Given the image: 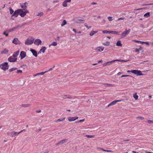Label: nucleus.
Segmentation results:
<instances>
[{
  "label": "nucleus",
  "instance_id": "6",
  "mask_svg": "<svg viewBox=\"0 0 153 153\" xmlns=\"http://www.w3.org/2000/svg\"><path fill=\"white\" fill-rule=\"evenodd\" d=\"M12 43L16 45H19L21 44V42L17 38L13 39L12 41Z\"/></svg>",
  "mask_w": 153,
  "mask_h": 153
},
{
  "label": "nucleus",
  "instance_id": "48",
  "mask_svg": "<svg viewBox=\"0 0 153 153\" xmlns=\"http://www.w3.org/2000/svg\"><path fill=\"white\" fill-rule=\"evenodd\" d=\"M85 26L88 29H90V28H91V26H88L86 24H85Z\"/></svg>",
  "mask_w": 153,
  "mask_h": 153
},
{
  "label": "nucleus",
  "instance_id": "9",
  "mask_svg": "<svg viewBox=\"0 0 153 153\" xmlns=\"http://www.w3.org/2000/svg\"><path fill=\"white\" fill-rule=\"evenodd\" d=\"M74 21L76 23L79 24L83 23L84 21V20L79 19L77 18H75L74 19Z\"/></svg>",
  "mask_w": 153,
  "mask_h": 153
},
{
  "label": "nucleus",
  "instance_id": "22",
  "mask_svg": "<svg viewBox=\"0 0 153 153\" xmlns=\"http://www.w3.org/2000/svg\"><path fill=\"white\" fill-rule=\"evenodd\" d=\"M67 141V140L66 139H65L63 140H61L59 141V143H57V145H58L59 144H63L65 142H66Z\"/></svg>",
  "mask_w": 153,
  "mask_h": 153
},
{
  "label": "nucleus",
  "instance_id": "11",
  "mask_svg": "<svg viewBox=\"0 0 153 153\" xmlns=\"http://www.w3.org/2000/svg\"><path fill=\"white\" fill-rule=\"evenodd\" d=\"M26 55V53L23 51H21L20 54V59H22L25 57Z\"/></svg>",
  "mask_w": 153,
  "mask_h": 153
},
{
  "label": "nucleus",
  "instance_id": "39",
  "mask_svg": "<svg viewBox=\"0 0 153 153\" xmlns=\"http://www.w3.org/2000/svg\"><path fill=\"white\" fill-rule=\"evenodd\" d=\"M30 105L29 104H22V106L23 107H28L30 106Z\"/></svg>",
  "mask_w": 153,
  "mask_h": 153
},
{
  "label": "nucleus",
  "instance_id": "55",
  "mask_svg": "<svg viewBox=\"0 0 153 153\" xmlns=\"http://www.w3.org/2000/svg\"><path fill=\"white\" fill-rule=\"evenodd\" d=\"M139 51H140V50L139 49H138L137 48H136L135 49V52H139Z\"/></svg>",
  "mask_w": 153,
  "mask_h": 153
},
{
  "label": "nucleus",
  "instance_id": "63",
  "mask_svg": "<svg viewBox=\"0 0 153 153\" xmlns=\"http://www.w3.org/2000/svg\"><path fill=\"white\" fill-rule=\"evenodd\" d=\"M53 69V68H50L48 70V71H51V70H52Z\"/></svg>",
  "mask_w": 153,
  "mask_h": 153
},
{
  "label": "nucleus",
  "instance_id": "62",
  "mask_svg": "<svg viewBox=\"0 0 153 153\" xmlns=\"http://www.w3.org/2000/svg\"><path fill=\"white\" fill-rule=\"evenodd\" d=\"M103 62L102 61V60H100V61H98V63H102Z\"/></svg>",
  "mask_w": 153,
  "mask_h": 153
},
{
  "label": "nucleus",
  "instance_id": "8",
  "mask_svg": "<svg viewBox=\"0 0 153 153\" xmlns=\"http://www.w3.org/2000/svg\"><path fill=\"white\" fill-rule=\"evenodd\" d=\"M22 25H18L13 27L12 28L10 29L9 30V31L12 32L13 31H15L16 30L21 28V27H22Z\"/></svg>",
  "mask_w": 153,
  "mask_h": 153
},
{
  "label": "nucleus",
  "instance_id": "34",
  "mask_svg": "<svg viewBox=\"0 0 153 153\" xmlns=\"http://www.w3.org/2000/svg\"><path fill=\"white\" fill-rule=\"evenodd\" d=\"M104 85H106V86L110 87H113L114 85V84H104Z\"/></svg>",
  "mask_w": 153,
  "mask_h": 153
},
{
  "label": "nucleus",
  "instance_id": "50",
  "mask_svg": "<svg viewBox=\"0 0 153 153\" xmlns=\"http://www.w3.org/2000/svg\"><path fill=\"white\" fill-rule=\"evenodd\" d=\"M137 118H138L141 120H142L144 119V118L143 117H141V116L138 117H137Z\"/></svg>",
  "mask_w": 153,
  "mask_h": 153
},
{
  "label": "nucleus",
  "instance_id": "27",
  "mask_svg": "<svg viewBox=\"0 0 153 153\" xmlns=\"http://www.w3.org/2000/svg\"><path fill=\"white\" fill-rule=\"evenodd\" d=\"M20 6L22 8H23V9H26L27 6L26 5L25 3L24 4H21Z\"/></svg>",
  "mask_w": 153,
  "mask_h": 153
},
{
  "label": "nucleus",
  "instance_id": "64",
  "mask_svg": "<svg viewBox=\"0 0 153 153\" xmlns=\"http://www.w3.org/2000/svg\"><path fill=\"white\" fill-rule=\"evenodd\" d=\"M73 31H74L75 33H76V30L75 29H73Z\"/></svg>",
  "mask_w": 153,
  "mask_h": 153
},
{
  "label": "nucleus",
  "instance_id": "47",
  "mask_svg": "<svg viewBox=\"0 0 153 153\" xmlns=\"http://www.w3.org/2000/svg\"><path fill=\"white\" fill-rule=\"evenodd\" d=\"M59 1L58 0H54L53 1V3H58L59 2Z\"/></svg>",
  "mask_w": 153,
  "mask_h": 153
},
{
  "label": "nucleus",
  "instance_id": "57",
  "mask_svg": "<svg viewBox=\"0 0 153 153\" xmlns=\"http://www.w3.org/2000/svg\"><path fill=\"white\" fill-rule=\"evenodd\" d=\"M3 34L4 35H5L6 36H8V33H6L5 32H4L3 33Z\"/></svg>",
  "mask_w": 153,
  "mask_h": 153
},
{
  "label": "nucleus",
  "instance_id": "35",
  "mask_svg": "<svg viewBox=\"0 0 153 153\" xmlns=\"http://www.w3.org/2000/svg\"><path fill=\"white\" fill-rule=\"evenodd\" d=\"M103 33L105 34H110L111 31H108L106 30H103L102 31Z\"/></svg>",
  "mask_w": 153,
  "mask_h": 153
},
{
  "label": "nucleus",
  "instance_id": "59",
  "mask_svg": "<svg viewBox=\"0 0 153 153\" xmlns=\"http://www.w3.org/2000/svg\"><path fill=\"white\" fill-rule=\"evenodd\" d=\"M74 120H76V119H77L78 118V117H74Z\"/></svg>",
  "mask_w": 153,
  "mask_h": 153
},
{
  "label": "nucleus",
  "instance_id": "5",
  "mask_svg": "<svg viewBox=\"0 0 153 153\" xmlns=\"http://www.w3.org/2000/svg\"><path fill=\"white\" fill-rule=\"evenodd\" d=\"M130 31L131 30L130 29H129L127 30H126L123 32V33H122L121 35H122V37H125L129 33Z\"/></svg>",
  "mask_w": 153,
  "mask_h": 153
},
{
  "label": "nucleus",
  "instance_id": "24",
  "mask_svg": "<svg viewBox=\"0 0 153 153\" xmlns=\"http://www.w3.org/2000/svg\"><path fill=\"white\" fill-rule=\"evenodd\" d=\"M67 24V21H66L65 20H64L61 24V26L62 27H63V26H64L65 25H66Z\"/></svg>",
  "mask_w": 153,
  "mask_h": 153
},
{
  "label": "nucleus",
  "instance_id": "54",
  "mask_svg": "<svg viewBox=\"0 0 153 153\" xmlns=\"http://www.w3.org/2000/svg\"><path fill=\"white\" fill-rule=\"evenodd\" d=\"M153 5V3H150V4H145L144 5V6H148V5Z\"/></svg>",
  "mask_w": 153,
  "mask_h": 153
},
{
  "label": "nucleus",
  "instance_id": "20",
  "mask_svg": "<svg viewBox=\"0 0 153 153\" xmlns=\"http://www.w3.org/2000/svg\"><path fill=\"white\" fill-rule=\"evenodd\" d=\"M46 49V48L45 47H42L41 49L40 50V53L42 52L44 53L45 52V50Z\"/></svg>",
  "mask_w": 153,
  "mask_h": 153
},
{
  "label": "nucleus",
  "instance_id": "7",
  "mask_svg": "<svg viewBox=\"0 0 153 153\" xmlns=\"http://www.w3.org/2000/svg\"><path fill=\"white\" fill-rule=\"evenodd\" d=\"M17 59V58L14 57L13 56H10L8 59V61L11 62H15L16 61Z\"/></svg>",
  "mask_w": 153,
  "mask_h": 153
},
{
  "label": "nucleus",
  "instance_id": "60",
  "mask_svg": "<svg viewBox=\"0 0 153 153\" xmlns=\"http://www.w3.org/2000/svg\"><path fill=\"white\" fill-rule=\"evenodd\" d=\"M36 112L37 113H39L41 112V111L40 110H37Z\"/></svg>",
  "mask_w": 153,
  "mask_h": 153
},
{
  "label": "nucleus",
  "instance_id": "44",
  "mask_svg": "<svg viewBox=\"0 0 153 153\" xmlns=\"http://www.w3.org/2000/svg\"><path fill=\"white\" fill-rule=\"evenodd\" d=\"M147 122L149 124L153 123V120H148Z\"/></svg>",
  "mask_w": 153,
  "mask_h": 153
},
{
  "label": "nucleus",
  "instance_id": "1",
  "mask_svg": "<svg viewBox=\"0 0 153 153\" xmlns=\"http://www.w3.org/2000/svg\"><path fill=\"white\" fill-rule=\"evenodd\" d=\"M29 12V11L27 9H19L15 11L14 15L15 16L16 18L19 15L22 17H23Z\"/></svg>",
  "mask_w": 153,
  "mask_h": 153
},
{
  "label": "nucleus",
  "instance_id": "45",
  "mask_svg": "<svg viewBox=\"0 0 153 153\" xmlns=\"http://www.w3.org/2000/svg\"><path fill=\"white\" fill-rule=\"evenodd\" d=\"M85 119H83L82 120H79V121H78V122H76V123H79V122H84L85 121Z\"/></svg>",
  "mask_w": 153,
  "mask_h": 153
},
{
  "label": "nucleus",
  "instance_id": "46",
  "mask_svg": "<svg viewBox=\"0 0 153 153\" xmlns=\"http://www.w3.org/2000/svg\"><path fill=\"white\" fill-rule=\"evenodd\" d=\"M112 17H108V19L109 21H111L113 20L112 19Z\"/></svg>",
  "mask_w": 153,
  "mask_h": 153
},
{
  "label": "nucleus",
  "instance_id": "16",
  "mask_svg": "<svg viewBox=\"0 0 153 153\" xmlns=\"http://www.w3.org/2000/svg\"><path fill=\"white\" fill-rule=\"evenodd\" d=\"M30 51L32 53L33 56L36 57L37 56V52L34 49H32L30 50Z\"/></svg>",
  "mask_w": 153,
  "mask_h": 153
},
{
  "label": "nucleus",
  "instance_id": "2",
  "mask_svg": "<svg viewBox=\"0 0 153 153\" xmlns=\"http://www.w3.org/2000/svg\"><path fill=\"white\" fill-rule=\"evenodd\" d=\"M0 68L4 71H6L8 69V63L5 62L0 65Z\"/></svg>",
  "mask_w": 153,
  "mask_h": 153
},
{
  "label": "nucleus",
  "instance_id": "3",
  "mask_svg": "<svg viewBox=\"0 0 153 153\" xmlns=\"http://www.w3.org/2000/svg\"><path fill=\"white\" fill-rule=\"evenodd\" d=\"M34 40V39L33 38H28L25 40V44L27 45H30L33 43Z\"/></svg>",
  "mask_w": 153,
  "mask_h": 153
},
{
  "label": "nucleus",
  "instance_id": "23",
  "mask_svg": "<svg viewBox=\"0 0 153 153\" xmlns=\"http://www.w3.org/2000/svg\"><path fill=\"white\" fill-rule=\"evenodd\" d=\"M116 45L117 46L121 47L122 46V44L121 43V42L120 40H118L116 43Z\"/></svg>",
  "mask_w": 153,
  "mask_h": 153
},
{
  "label": "nucleus",
  "instance_id": "13",
  "mask_svg": "<svg viewBox=\"0 0 153 153\" xmlns=\"http://www.w3.org/2000/svg\"><path fill=\"white\" fill-rule=\"evenodd\" d=\"M121 101V100H115V101H113L111 103H110V104H109V105H108V107L114 105L117 102H120Z\"/></svg>",
  "mask_w": 153,
  "mask_h": 153
},
{
  "label": "nucleus",
  "instance_id": "37",
  "mask_svg": "<svg viewBox=\"0 0 153 153\" xmlns=\"http://www.w3.org/2000/svg\"><path fill=\"white\" fill-rule=\"evenodd\" d=\"M133 97L135 99V100H137L138 99V96L137 95V94L136 93L133 95Z\"/></svg>",
  "mask_w": 153,
  "mask_h": 153
},
{
  "label": "nucleus",
  "instance_id": "41",
  "mask_svg": "<svg viewBox=\"0 0 153 153\" xmlns=\"http://www.w3.org/2000/svg\"><path fill=\"white\" fill-rule=\"evenodd\" d=\"M115 60V61H117L121 62H126L127 61L126 60H122V59H116V60Z\"/></svg>",
  "mask_w": 153,
  "mask_h": 153
},
{
  "label": "nucleus",
  "instance_id": "19",
  "mask_svg": "<svg viewBox=\"0 0 153 153\" xmlns=\"http://www.w3.org/2000/svg\"><path fill=\"white\" fill-rule=\"evenodd\" d=\"M19 51H17L15 52L12 56L14 57H15L16 58H17V57L18 56L19 54Z\"/></svg>",
  "mask_w": 153,
  "mask_h": 153
},
{
  "label": "nucleus",
  "instance_id": "12",
  "mask_svg": "<svg viewBox=\"0 0 153 153\" xmlns=\"http://www.w3.org/2000/svg\"><path fill=\"white\" fill-rule=\"evenodd\" d=\"M42 41L39 39H37L35 40L34 42V43L36 45H39L41 44Z\"/></svg>",
  "mask_w": 153,
  "mask_h": 153
},
{
  "label": "nucleus",
  "instance_id": "28",
  "mask_svg": "<svg viewBox=\"0 0 153 153\" xmlns=\"http://www.w3.org/2000/svg\"><path fill=\"white\" fill-rule=\"evenodd\" d=\"M65 117H64L63 118H61L60 119H58L57 120L56 122H62V121H64L65 120Z\"/></svg>",
  "mask_w": 153,
  "mask_h": 153
},
{
  "label": "nucleus",
  "instance_id": "56",
  "mask_svg": "<svg viewBox=\"0 0 153 153\" xmlns=\"http://www.w3.org/2000/svg\"><path fill=\"white\" fill-rule=\"evenodd\" d=\"M125 19L124 17H121V18H119L117 20H119L120 19Z\"/></svg>",
  "mask_w": 153,
  "mask_h": 153
},
{
  "label": "nucleus",
  "instance_id": "4",
  "mask_svg": "<svg viewBox=\"0 0 153 153\" xmlns=\"http://www.w3.org/2000/svg\"><path fill=\"white\" fill-rule=\"evenodd\" d=\"M132 73L136 75L137 76L143 75L141 71H140L137 70H132Z\"/></svg>",
  "mask_w": 153,
  "mask_h": 153
},
{
  "label": "nucleus",
  "instance_id": "38",
  "mask_svg": "<svg viewBox=\"0 0 153 153\" xmlns=\"http://www.w3.org/2000/svg\"><path fill=\"white\" fill-rule=\"evenodd\" d=\"M43 14V13L42 12H41L38 13L37 14V15L36 16L40 17L42 16Z\"/></svg>",
  "mask_w": 153,
  "mask_h": 153
},
{
  "label": "nucleus",
  "instance_id": "52",
  "mask_svg": "<svg viewBox=\"0 0 153 153\" xmlns=\"http://www.w3.org/2000/svg\"><path fill=\"white\" fill-rule=\"evenodd\" d=\"M145 44L147 45H149V42H143V44Z\"/></svg>",
  "mask_w": 153,
  "mask_h": 153
},
{
  "label": "nucleus",
  "instance_id": "32",
  "mask_svg": "<svg viewBox=\"0 0 153 153\" xmlns=\"http://www.w3.org/2000/svg\"><path fill=\"white\" fill-rule=\"evenodd\" d=\"M68 121L69 122H72L74 121V117H69L68 118Z\"/></svg>",
  "mask_w": 153,
  "mask_h": 153
},
{
  "label": "nucleus",
  "instance_id": "30",
  "mask_svg": "<svg viewBox=\"0 0 153 153\" xmlns=\"http://www.w3.org/2000/svg\"><path fill=\"white\" fill-rule=\"evenodd\" d=\"M61 97L63 98H65L66 97H67L68 98H71L70 96L68 95H62Z\"/></svg>",
  "mask_w": 153,
  "mask_h": 153
},
{
  "label": "nucleus",
  "instance_id": "18",
  "mask_svg": "<svg viewBox=\"0 0 153 153\" xmlns=\"http://www.w3.org/2000/svg\"><path fill=\"white\" fill-rule=\"evenodd\" d=\"M8 50L5 48L3 49V50L1 52V54H7L8 52Z\"/></svg>",
  "mask_w": 153,
  "mask_h": 153
},
{
  "label": "nucleus",
  "instance_id": "17",
  "mask_svg": "<svg viewBox=\"0 0 153 153\" xmlns=\"http://www.w3.org/2000/svg\"><path fill=\"white\" fill-rule=\"evenodd\" d=\"M104 48L100 46L97 48L96 50L97 51L101 52L104 50Z\"/></svg>",
  "mask_w": 153,
  "mask_h": 153
},
{
  "label": "nucleus",
  "instance_id": "10",
  "mask_svg": "<svg viewBox=\"0 0 153 153\" xmlns=\"http://www.w3.org/2000/svg\"><path fill=\"white\" fill-rule=\"evenodd\" d=\"M71 0H66L64 1L62 3V6L64 7H66L68 6L67 3L68 2H70Z\"/></svg>",
  "mask_w": 153,
  "mask_h": 153
},
{
  "label": "nucleus",
  "instance_id": "15",
  "mask_svg": "<svg viewBox=\"0 0 153 153\" xmlns=\"http://www.w3.org/2000/svg\"><path fill=\"white\" fill-rule=\"evenodd\" d=\"M9 11L10 14L12 15L11 17L14 16L15 17V16L14 15L15 11H14L11 7L9 8Z\"/></svg>",
  "mask_w": 153,
  "mask_h": 153
},
{
  "label": "nucleus",
  "instance_id": "51",
  "mask_svg": "<svg viewBox=\"0 0 153 153\" xmlns=\"http://www.w3.org/2000/svg\"><path fill=\"white\" fill-rule=\"evenodd\" d=\"M17 73H22V71L20 70H17Z\"/></svg>",
  "mask_w": 153,
  "mask_h": 153
},
{
  "label": "nucleus",
  "instance_id": "53",
  "mask_svg": "<svg viewBox=\"0 0 153 153\" xmlns=\"http://www.w3.org/2000/svg\"><path fill=\"white\" fill-rule=\"evenodd\" d=\"M103 151H105V152H112V150H103Z\"/></svg>",
  "mask_w": 153,
  "mask_h": 153
},
{
  "label": "nucleus",
  "instance_id": "26",
  "mask_svg": "<svg viewBox=\"0 0 153 153\" xmlns=\"http://www.w3.org/2000/svg\"><path fill=\"white\" fill-rule=\"evenodd\" d=\"M57 45V43L56 42H53L51 44L49 45V47H50L51 46H56Z\"/></svg>",
  "mask_w": 153,
  "mask_h": 153
},
{
  "label": "nucleus",
  "instance_id": "33",
  "mask_svg": "<svg viewBox=\"0 0 153 153\" xmlns=\"http://www.w3.org/2000/svg\"><path fill=\"white\" fill-rule=\"evenodd\" d=\"M133 41L135 42H136V43H140L142 44H143V41H141L136 40H133Z\"/></svg>",
  "mask_w": 153,
  "mask_h": 153
},
{
  "label": "nucleus",
  "instance_id": "31",
  "mask_svg": "<svg viewBox=\"0 0 153 153\" xmlns=\"http://www.w3.org/2000/svg\"><path fill=\"white\" fill-rule=\"evenodd\" d=\"M110 42L109 41H107L105 43H102V44L105 46H108L110 45Z\"/></svg>",
  "mask_w": 153,
  "mask_h": 153
},
{
  "label": "nucleus",
  "instance_id": "40",
  "mask_svg": "<svg viewBox=\"0 0 153 153\" xmlns=\"http://www.w3.org/2000/svg\"><path fill=\"white\" fill-rule=\"evenodd\" d=\"M86 137L88 138H91L94 137V136L91 135H86Z\"/></svg>",
  "mask_w": 153,
  "mask_h": 153
},
{
  "label": "nucleus",
  "instance_id": "14",
  "mask_svg": "<svg viewBox=\"0 0 153 153\" xmlns=\"http://www.w3.org/2000/svg\"><path fill=\"white\" fill-rule=\"evenodd\" d=\"M115 60H113L110 61L108 62H106V63H104L103 64V65L104 66H106V65H111V64L112 63L115 62Z\"/></svg>",
  "mask_w": 153,
  "mask_h": 153
},
{
  "label": "nucleus",
  "instance_id": "49",
  "mask_svg": "<svg viewBox=\"0 0 153 153\" xmlns=\"http://www.w3.org/2000/svg\"><path fill=\"white\" fill-rule=\"evenodd\" d=\"M13 133L14 134H15V136L19 134V132H16L14 131L13 132Z\"/></svg>",
  "mask_w": 153,
  "mask_h": 153
},
{
  "label": "nucleus",
  "instance_id": "58",
  "mask_svg": "<svg viewBox=\"0 0 153 153\" xmlns=\"http://www.w3.org/2000/svg\"><path fill=\"white\" fill-rule=\"evenodd\" d=\"M39 75V73H37V74H35L34 75H33V76H34V77H35L36 76H38V75Z\"/></svg>",
  "mask_w": 153,
  "mask_h": 153
},
{
  "label": "nucleus",
  "instance_id": "21",
  "mask_svg": "<svg viewBox=\"0 0 153 153\" xmlns=\"http://www.w3.org/2000/svg\"><path fill=\"white\" fill-rule=\"evenodd\" d=\"M98 31H97L92 30L90 33V35L91 36H93L95 34L98 33Z\"/></svg>",
  "mask_w": 153,
  "mask_h": 153
},
{
  "label": "nucleus",
  "instance_id": "36",
  "mask_svg": "<svg viewBox=\"0 0 153 153\" xmlns=\"http://www.w3.org/2000/svg\"><path fill=\"white\" fill-rule=\"evenodd\" d=\"M17 69L16 68H13L9 69V71L10 72H11L13 71H15Z\"/></svg>",
  "mask_w": 153,
  "mask_h": 153
},
{
  "label": "nucleus",
  "instance_id": "43",
  "mask_svg": "<svg viewBox=\"0 0 153 153\" xmlns=\"http://www.w3.org/2000/svg\"><path fill=\"white\" fill-rule=\"evenodd\" d=\"M128 77H131V76L129 75H122L121 76V77H128Z\"/></svg>",
  "mask_w": 153,
  "mask_h": 153
},
{
  "label": "nucleus",
  "instance_id": "25",
  "mask_svg": "<svg viewBox=\"0 0 153 153\" xmlns=\"http://www.w3.org/2000/svg\"><path fill=\"white\" fill-rule=\"evenodd\" d=\"M120 33V32L111 31L110 33L115 34H117V35H118Z\"/></svg>",
  "mask_w": 153,
  "mask_h": 153
},
{
  "label": "nucleus",
  "instance_id": "42",
  "mask_svg": "<svg viewBox=\"0 0 153 153\" xmlns=\"http://www.w3.org/2000/svg\"><path fill=\"white\" fill-rule=\"evenodd\" d=\"M48 72V71H45V72H41V73H39V75H43L45 73L47 72Z\"/></svg>",
  "mask_w": 153,
  "mask_h": 153
},
{
  "label": "nucleus",
  "instance_id": "29",
  "mask_svg": "<svg viewBox=\"0 0 153 153\" xmlns=\"http://www.w3.org/2000/svg\"><path fill=\"white\" fill-rule=\"evenodd\" d=\"M150 16V13L148 12L145 13L144 15V16L145 17L148 18Z\"/></svg>",
  "mask_w": 153,
  "mask_h": 153
},
{
  "label": "nucleus",
  "instance_id": "61",
  "mask_svg": "<svg viewBox=\"0 0 153 153\" xmlns=\"http://www.w3.org/2000/svg\"><path fill=\"white\" fill-rule=\"evenodd\" d=\"M122 73L121 72H119L117 74V75H120V74H122Z\"/></svg>",
  "mask_w": 153,
  "mask_h": 153
}]
</instances>
